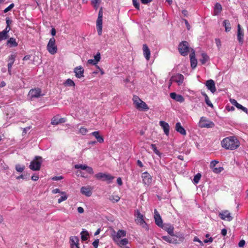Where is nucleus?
I'll return each mask as SVG.
<instances>
[{"mask_svg": "<svg viewBox=\"0 0 248 248\" xmlns=\"http://www.w3.org/2000/svg\"><path fill=\"white\" fill-rule=\"evenodd\" d=\"M137 221L140 224L145 223V224L146 225L145 221L144 220L143 215L141 214L139 212H138L137 214Z\"/></svg>", "mask_w": 248, "mask_h": 248, "instance_id": "obj_35", "label": "nucleus"}, {"mask_svg": "<svg viewBox=\"0 0 248 248\" xmlns=\"http://www.w3.org/2000/svg\"><path fill=\"white\" fill-rule=\"evenodd\" d=\"M14 6L15 5L14 3H11L8 7H7L4 10V13H6L8 11H10L14 7Z\"/></svg>", "mask_w": 248, "mask_h": 248, "instance_id": "obj_49", "label": "nucleus"}, {"mask_svg": "<svg viewBox=\"0 0 248 248\" xmlns=\"http://www.w3.org/2000/svg\"><path fill=\"white\" fill-rule=\"evenodd\" d=\"M61 194L62 195V196L58 200L59 203H60L62 202L65 201L68 198L65 192H61Z\"/></svg>", "mask_w": 248, "mask_h": 248, "instance_id": "obj_37", "label": "nucleus"}, {"mask_svg": "<svg viewBox=\"0 0 248 248\" xmlns=\"http://www.w3.org/2000/svg\"><path fill=\"white\" fill-rule=\"evenodd\" d=\"M109 199L110 201L112 202L113 203H115V202H118L120 200V198L118 196H117V195L116 196L112 195L109 198Z\"/></svg>", "mask_w": 248, "mask_h": 248, "instance_id": "obj_39", "label": "nucleus"}, {"mask_svg": "<svg viewBox=\"0 0 248 248\" xmlns=\"http://www.w3.org/2000/svg\"><path fill=\"white\" fill-rule=\"evenodd\" d=\"M226 108L229 111H233L234 110V108L233 106H228L226 107Z\"/></svg>", "mask_w": 248, "mask_h": 248, "instance_id": "obj_63", "label": "nucleus"}, {"mask_svg": "<svg viewBox=\"0 0 248 248\" xmlns=\"http://www.w3.org/2000/svg\"><path fill=\"white\" fill-rule=\"evenodd\" d=\"M80 192L83 195L87 197L91 196L92 194L90 188L89 187L86 186H82L81 188Z\"/></svg>", "mask_w": 248, "mask_h": 248, "instance_id": "obj_26", "label": "nucleus"}, {"mask_svg": "<svg viewBox=\"0 0 248 248\" xmlns=\"http://www.w3.org/2000/svg\"><path fill=\"white\" fill-rule=\"evenodd\" d=\"M151 147L152 149L154 151V153L156 155H157L160 156L161 154H160V152H159V151L157 150L155 145L154 144H152L151 145Z\"/></svg>", "mask_w": 248, "mask_h": 248, "instance_id": "obj_43", "label": "nucleus"}, {"mask_svg": "<svg viewBox=\"0 0 248 248\" xmlns=\"http://www.w3.org/2000/svg\"><path fill=\"white\" fill-rule=\"evenodd\" d=\"M86 165H82V164H76L75 165L74 167L75 169H80L82 170H85L87 168Z\"/></svg>", "mask_w": 248, "mask_h": 248, "instance_id": "obj_45", "label": "nucleus"}, {"mask_svg": "<svg viewBox=\"0 0 248 248\" xmlns=\"http://www.w3.org/2000/svg\"><path fill=\"white\" fill-rule=\"evenodd\" d=\"M190 49L191 50L192 48L189 47L188 43L186 41H182L178 45L179 52L183 56H186L187 55Z\"/></svg>", "mask_w": 248, "mask_h": 248, "instance_id": "obj_2", "label": "nucleus"}, {"mask_svg": "<svg viewBox=\"0 0 248 248\" xmlns=\"http://www.w3.org/2000/svg\"><path fill=\"white\" fill-rule=\"evenodd\" d=\"M63 179L62 176H55L52 178V180L54 181H59Z\"/></svg>", "mask_w": 248, "mask_h": 248, "instance_id": "obj_58", "label": "nucleus"}, {"mask_svg": "<svg viewBox=\"0 0 248 248\" xmlns=\"http://www.w3.org/2000/svg\"><path fill=\"white\" fill-rule=\"evenodd\" d=\"M79 239L77 236H72L70 238V243L71 248H73L74 246H76L77 248H79Z\"/></svg>", "mask_w": 248, "mask_h": 248, "instance_id": "obj_21", "label": "nucleus"}, {"mask_svg": "<svg viewBox=\"0 0 248 248\" xmlns=\"http://www.w3.org/2000/svg\"><path fill=\"white\" fill-rule=\"evenodd\" d=\"M25 169V166L24 165L21 166L19 164H17L16 165V170L17 171L19 172H22Z\"/></svg>", "mask_w": 248, "mask_h": 248, "instance_id": "obj_41", "label": "nucleus"}, {"mask_svg": "<svg viewBox=\"0 0 248 248\" xmlns=\"http://www.w3.org/2000/svg\"><path fill=\"white\" fill-rule=\"evenodd\" d=\"M102 18H103V11L101 8L98 13V17L96 21V29L98 34L101 35L102 31Z\"/></svg>", "mask_w": 248, "mask_h": 248, "instance_id": "obj_6", "label": "nucleus"}, {"mask_svg": "<svg viewBox=\"0 0 248 248\" xmlns=\"http://www.w3.org/2000/svg\"><path fill=\"white\" fill-rule=\"evenodd\" d=\"M231 103L234 106H235L237 108L242 110L244 112H246V113H248V109L243 107L241 104L237 103V101L234 99H230V100Z\"/></svg>", "mask_w": 248, "mask_h": 248, "instance_id": "obj_18", "label": "nucleus"}, {"mask_svg": "<svg viewBox=\"0 0 248 248\" xmlns=\"http://www.w3.org/2000/svg\"><path fill=\"white\" fill-rule=\"evenodd\" d=\"M142 178L143 184L145 185H150L152 181V178L151 175L147 172H144L142 174Z\"/></svg>", "mask_w": 248, "mask_h": 248, "instance_id": "obj_8", "label": "nucleus"}, {"mask_svg": "<svg viewBox=\"0 0 248 248\" xmlns=\"http://www.w3.org/2000/svg\"><path fill=\"white\" fill-rule=\"evenodd\" d=\"M237 37L239 43L242 44L244 42V31L239 24L237 25Z\"/></svg>", "mask_w": 248, "mask_h": 248, "instance_id": "obj_9", "label": "nucleus"}, {"mask_svg": "<svg viewBox=\"0 0 248 248\" xmlns=\"http://www.w3.org/2000/svg\"><path fill=\"white\" fill-rule=\"evenodd\" d=\"M218 163V161L217 160H213L210 163V167L212 169L214 167H215L216 165Z\"/></svg>", "mask_w": 248, "mask_h": 248, "instance_id": "obj_53", "label": "nucleus"}, {"mask_svg": "<svg viewBox=\"0 0 248 248\" xmlns=\"http://www.w3.org/2000/svg\"><path fill=\"white\" fill-rule=\"evenodd\" d=\"M65 122L64 118H59V121H56V117H54L52 119L51 124L53 125H57L59 124L64 123Z\"/></svg>", "mask_w": 248, "mask_h": 248, "instance_id": "obj_31", "label": "nucleus"}, {"mask_svg": "<svg viewBox=\"0 0 248 248\" xmlns=\"http://www.w3.org/2000/svg\"><path fill=\"white\" fill-rule=\"evenodd\" d=\"M64 84L65 86H70V87H71V86L74 87L75 85L74 82L72 79H71L70 78L67 79L64 82Z\"/></svg>", "mask_w": 248, "mask_h": 248, "instance_id": "obj_38", "label": "nucleus"}, {"mask_svg": "<svg viewBox=\"0 0 248 248\" xmlns=\"http://www.w3.org/2000/svg\"><path fill=\"white\" fill-rule=\"evenodd\" d=\"M52 193L53 194H56V193H61L62 192L59 188H56L54 189H53L52 191Z\"/></svg>", "mask_w": 248, "mask_h": 248, "instance_id": "obj_64", "label": "nucleus"}, {"mask_svg": "<svg viewBox=\"0 0 248 248\" xmlns=\"http://www.w3.org/2000/svg\"><path fill=\"white\" fill-rule=\"evenodd\" d=\"M94 177L99 180H102L103 181H107L108 183H110L114 177L111 176L109 174L104 173L102 172H99L96 174L94 175Z\"/></svg>", "mask_w": 248, "mask_h": 248, "instance_id": "obj_5", "label": "nucleus"}, {"mask_svg": "<svg viewBox=\"0 0 248 248\" xmlns=\"http://www.w3.org/2000/svg\"><path fill=\"white\" fill-rule=\"evenodd\" d=\"M7 37V34H3V32L2 31L0 33V41L5 39Z\"/></svg>", "mask_w": 248, "mask_h": 248, "instance_id": "obj_56", "label": "nucleus"}, {"mask_svg": "<svg viewBox=\"0 0 248 248\" xmlns=\"http://www.w3.org/2000/svg\"><path fill=\"white\" fill-rule=\"evenodd\" d=\"M16 57V56L15 54L10 55L9 57L8 62L12 63H14V62L15 61Z\"/></svg>", "mask_w": 248, "mask_h": 248, "instance_id": "obj_46", "label": "nucleus"}, {"mask_svg": "<svg viewBox=\"0 0 248 248\" xmlns=\"http://www.w3.org/2000/svg\"><path fill=\"white\" fill-rule=\"evenodd\" d=\"M201 174L199 173H197L196 175L194 176L193 179V182L194 184H197L199 182V181L201 178Z\"/></svg>", "mask_w": 248, "mask_h": 248, "instance_id": "obj_40", "label": "nucleus"}, {"mask_svg": "<svg viewBox=\"0 0 248 248\" xmlns=\"http://www.w3.org/2000/svg\"><path fill=\"white\" fill-rule=\"evenodd\" d=\"M223 170V168L222 167H214L212 169V170L214 172L216 173H219L221 172Z\"/></svg>", "mask_w": 248, "mask_h": 248, "instance_id": "obj_44", "label": "nucleus"}, {"mask_svg": "<svg viewBox=\"0 0 248 248\" xmlns=\"http://www.w3.org/2000/svg\"><path fill=\"white\" fill-rule=\"evenodd\" d=\"M119 246H125L128 242V239L126 238H124L121 240H119L117 241H115Z\"/></svg>", "mask_w": 248, "mask_h": 248, "instance_id": "obj_32", "label": "nucleus"}, {"mask_svg": "<svg viewBox=\"0 0 248 248\" xmlns=\"http://www.w3.org/2000/svg\"><path fill=\"white\" fill-rule=\"evenodd\" d=\"M92 135L95 137L98 142L102 143L104 141L103 137L99 135L98 131H94L92 133Z\"/></svg>", "mask_w": 248, "mask_h": 248, "instance_id": "obj_28", "label": "nucleus"}, {"mask_svg": "<svg viewBox=\"0 0 248 248\" xmlns=\"http://www.w3.org/2000/svg\"><path fill=\"white\" fill-rule=\"evenodd\" d=\"M223 26L225 28L226 32H229L231 30V26L230 21L228 20H224L223 22Z\"/></svg>", "mask_w": 248, "mask_h": 248, "instance_id": "obj_29", "label": "nucleus"}, {"mask_svg": "<svg viewBox=\"0 0 248 248\" xmlns=\"http://www.w3.org/2000/svg\"><path fill=\"white\" fill-rule=\"evenodd\" d=\"M184 76L182 74H177L175 76H173L171 78V79L176 83H178L179 85H181L184 81Z\"/></svg>", "mask_w": 248, "mask_h": 248, "instance_id": "obj_22", "label": "nucleus"}, {"mask_svg": "<svg viewBox=\"0 0 248 248\" xmlns=\"http://www.w3.org/2000/svg\"><path fill=\"white\" fill-rule=\"evenodd\" d=\"M7 43L10 44V47H15L17 46V43L14 38H10L7 41Z\"/></svg>", "mask_w": 248, "mask_h": 248, "instance_id": "obj_36", "label": "nucleus"}, {"mask_svg": "<svg viewBox=\"0 0 248 248\" xmlns=\"http://www.w3.org/2000/svg\"><path fill=\"white\" fill-rule=\"evenodd\" d=\"M162 238L164 241L170 243H177V240L170 236H163Z\"/></svg>", "mask_w": 248, "mask_h": 248, "instance_id": "obj_27", "label": "nucleus"}, {"mask_svg": "<svg viewBox=\"0 0 248 248\" xmlns=\"http://www.w3.org/2000/svg\"><path fill=\"white\" fill-rule=\"evenodd\" d=\"M133 101L135 106H136L137 104H139V102L142 100L138 96L134 95L133 97Z\"/></svg>", "mask_w": 248, "mask_h": 248, "instance_id": "obj_42", "label": "nucleus"}, {"mask_svg": "<svg viewBox=\"0 0 248 248\" xmlns=\"http://www.w3.org/2000/svg\"><path fill=\"white\" fill-rule=\"evenodd\" d=\"M221 144L226 149L233 150L240 146V142L237 138L232 136L224 138L221 141Z\"/></svg>", "mask_w": 248, "mask_h": 248, "instance_id": "obj_1", "label": "nucleus"}, {"mask_svg": "<svg viewBox=\"0 0 248 248\" xmlns=\"http://www.w3.org/2000/svg\"><path fill=\"white\" fill-rule=\"evenodd\" d=\"M207 89L209 90L212 93H214L216 91L215 83L212 79L208 80L205 84Z\"/></svg>", "mask_w": 248, "mask_h": 248, "instance_id": "obj_15", "label": "nucleus"}, {"mask_svg": "<svg viewBox=\"0 0 248 248\" xmlns=\"http://www.w3.org/2000/svg\"><path fill=\"white\" fill-rule=\"evenodd\" d=\"M85 170L88 173H89L90 174H93L94 173L93 168L91 167H89L87 166V168L85 169Z\"/></svg>", "mask_w": 248, "mask_h": 248, "instance_id": "obj_51", "label": "nucleus"}, {"mask_svg": "<svg viewBox=\"0 0 248 248\" xmlns=\"http://www.w3.org/2000/svg\"><path fill=\"white\" fill-rule=\"evenodd\" d=\"M216 43L217 44V46L218 48H219L221 46V42L220 40L218 38H216L215 39Z\"/></svg>", "mask_w": 248, "mask_h": 248, "instance_id": "obj_57", "label": "nucleus"}, {"mask_svg": "<svg viewBox=\"0 0 248 248\" xmlns=\"http://www.w3.org/2000/svg\"><path fill=\"white\" fill-rule=\"evenodd\" d=\"M175 129L178 132L180 133L182 135H186V131L182 126L180 123L178 122L176 124Z\"/></svg>", "mask_w": 248, "mask_h": 248, "instance_id": "obj_25", "label": "nucleus"}, {"mask_svg": "<svg viewBox=\"0 0 248 248\" xmlns=\"http://www.w3.org/2000/svg\"><path fill=\"white\" fill-rule=\"evenodd\" d=\"M84 69L81 66H77L74 68V72L75 73V76L78 78L84 77Z\"/></svg>", "mask_w": 248, "mask_h": 248, "instance_id": "obj_13", "label": "nucleus"}, {"mask_svg": "<svg viewBox=\"0 0 248 248\" xmlns=\"http://www.w3.org/2000/svg\"><path fill=\"white\" fill-rule=\"evenodd\" d=\"M42 162V157L39 156H36L35 157V159L31 162L30 168L33 170H39L40 169Z\"/></svg>", "mask_w": 248, "mask_h": 248, "instance_id": "obj_3", "label": "nucleus"}, {"mask_svg": "<svg viewBox=\"0 0 248 248\" xmlns=\"http://www.w3.org/2000/svg\"><path fill=\"white\" fill-rule=\"evenodd\" d=\"M10 30V26H6V28H5V30L3 31V34H7V32H9Z\"/></svg>", "mask_w": 248, "mask_h": 248, "instance_id": "obj_62", "label": "nucleus"}, {"mask_svg": "<svg viewBox=\"0 0 248 248\" xmlns=\"http://www.w3.org/2000/svg\"><path fill=\"white\" fill-rule=\"evenodd\" d=\"M41 90L39 88L31 89L30 91L29 95L31 98H37L41 95Z\"/></svg>", "mask_w": 248, "mask_h": 248, "instance_id": "obj_17", "label": "nucleus"}, {"mask_svg": "<svg viewBox=\"0 0 248 248\" xmlns=\"http://www.w3.org/2000/svg\"><path fill=\"white\" fill-rule=\"evenodd\" d=\"M219 217L222 219L227 220L229 221H230L232 219V217L231 216L230 213L227 210H225L220 213L219 214Z\"/></svg>", "mask_w": 248, "mask_h": 248, "instance_id": "obj_11", "label": "nucleus"}, {"mask_svg": "<svg viewBox=\"0 0 248 248\" xmlns=\"http://www.w3.org/2000/svg\"><path fill=\"white\" fill-rule=\"evenodd\" d=\"M215 126L214 123L209 120H207L205 117L201 118L199 122V126L201 128H212Z\"/></svg>", "mask_w": 248, "mask_h": 248, "instance_id": "obj_7", "label": "nucleus"}, {"mask_svg": "<svg viewBox=\"0 0 248 248\" xmlns=\"http://www.w3.org/2000/svg\"><path fill=\"white\" fill-rule=\"evenodd\" d=\"M88 63L92 65H97V62L94 60L90 59L88 61Z\"/></svg>", "mask_w": 248, "mask_h": 248, "instance_id": "obj_55", "label": "nucleus"}, {"mask_svg": "<svg viewBox=\"0 0 248 248\" xmlns=\"http://www.w3.org/2000/svg\"><path fill=\"white\" fill-rule=\"evenodd\" d=\"M190 59L191 66L192 69H194L197 64V61L195 57V51L193 49H191V53L190 54Z\"/></svg>", "mask_w": 248, "mask_h": 248, "instance_id": "obj_14", "label": "nucleus"}, {"mask_svg": "<svg viewBox=\"0 0 248 248\" xmlns=\"http://www.w3.org/2000/svg\"><path fill=\"white\" fill-rule=\"evenodd\" d=\"M215 10H217L218 13L220 12L222 10V6L221 4L219 3H217L215 6Z\"/></svg>", "mask_w": 248, "mask_h": 248, "instance_id": "obj_48", "label": "nucleus"}, {"mask_svg": "<svg viewBox=\"0 0 248 248\" xmlns=\"http://www.w3.org/2000/svg\"><path fill=\"white\" fill-rule=\"evenodd\" d=\"M47 50L52 55L56 54L57 52L58 48L55 45V39L54 37L51 38L47 45Z\"/></svg>", "mask_w": 248, "mask_h": 248, "instance_id": "obj_4", "label": "nucleus"}, {"mask_svg": "<svg viewBox=\"0 0 248 248\" xmlns=\"http://www.w3.org/2000/svg\"><path fill=\"white\" fill-rule=\"evenodd\" d=\"M99 239H96L95 241L93 243V245L94 247V248H97L99 244Z\"/></svg>", "mask_w": 248, "mask_h": 248, "instance_id": "obj_54", "label": "nucleus"}, {"mask_svg": "<svg viewBox=\"0 0 248 248\" xmlns=\"http://www.w3.org/2000/svg\"><path fill=\"white\" fill-rule=\"evenodd\" d=\"M202 94L204 97L205 98V102L206 104L209 107L213 108V105L211 103V102L210 101L209 98L208 96V95L206 94V93L204 92H202Z\"/></svg>", "mask_w": 248, "mask_h": 248, "instance_id": "obj_30", "label": "nucleus"}, {"mask_svg": "<svg viewBox=\"0 0 248 248\" xmlns=\"http://www.w3.org/2000/svg\"><path fill=\"white\" fill-rule=\"evenodd\" d=\"M135 107L139 110L147 111L149 109L147 104L143 101H141L139 102V104H137Z\"/></svg>", "mask_w": 248, "mask_h": 248, "instance_id": "obj_23", "label": "nucleus"}, {"mask_svg": "<svg viewBox=\"0 0 248 248\" xmlns=\"http://www.w3.org/2000/svg\"><path fill=\"white\" fill-rule=\"evenodd\" d=\"M209 60V57L206 53H202V58L200 59V61L201 62L204 64Z\"/></svg>", "mask_w": 248, "mask_h": 248, "instance_id": "obj_33", "label": "nucleus"}, {"mask_svg": "<svg viewBox=\"0 0 248 248\" xmlns=\"http://www.w3.org/2000/svg\"><path fill=\"white\" fill-rule=\"evenodd\" d=\"M126 232L123 230H119L116 234L113 236V239L115 241L119 240L121 237L125 236Z\"/></svg>", "mask_w": 248, "mask_h": 248, "instance_id": "obj_20", "label": "nucleus"}, {"mask_svg": "<svg viewBox=\"0 0 248 248\" xmlns=\"http://www.w3.org/2000/svg\"><path fill=\"white\" fill-rule=\"evenodd\" d=\"M245 241L244 240H241L239 244H238V246L239 247H243L245 245Z\"/></svg>", "mask_w": 248, "mask_h": 248, "instance_id": "obj_61", "label": "nucleus"}, {"mask_svg": "<svg viewBox=\"0 0 248 248\" xmlns=\"http://www.w3.org/2000/svg\"><path fill=\"white\" fill-rule=\"evenodd\" d=\"M159 124L163 128L164 133L168 136L170 133V126L169 124L163 121H161L159 122Z\"/></svg>", "mask_w": 248, "mask_h": 248, "instance_id": "obj_19", "label": "nucleus"}, {"mask_svg": "<svg viewBox=\"0 0 248 248\" xmlns=\"http://www.w3.org/2000/svg\"><path fill=\"white\" fill-rule=\"evenodd\" d=\"M13 64V63H10V62H8L7 66H8V73L9 74L11 73V68H12Z\"/></svg>", "mask_w": 248, "mask_h": 248, "instance_id": "obj_59", "label": "nucleus"}, {"mask_svg": "<svg viewBox=\"0 0 248 248\" xmlns=\"http://www.w3.org/2000/svg\"><path fill=\"white\" fill-rule=\"evenodd\" d=\"M94 60L97 63L100 61L101 59L100 54L99 52H97V54L94 56Z\"/></svg>", "mask_w": 248, "mask_h": 248, "instance_id": "obj_52", "label": "nucleus"}, {"mask_svg": "<svg viewBox=\"0 0 248 248\" xmlns=\"http://www.w3.org/2000/svg\"><path fill=\"white\" fill-rule=\"evenodd\" d=\"M143 55L147 60H149L150 58V50L146 44L143 45Z\"/></svg>", "mask_w": 248, "mask_h": 248, "instance_id": "obj_24", "label": "nucleus"}, {"mask_svg": "<svg viewBox=\"0 0 248 248\" xmlns=\"http://www.w3.org/2000/svg\"><path fill=\"white\" fill-rule=\"evenodd\" d=\"M133 4L135 8L139 10H140V3L137 0H132Z\"/></svg>", "mask_w": 248, "mask_h": 248, "instance_id": "obj_47", "label": "nucleus"}, {"mask_svg": "<svg viewBox=\"0 0 248 248\" xmlns=\"http://www.w3.org/2000/svg\"><path fill=\"white\" fill-rule=\"evenodd\" d=\"M153 0H140L141 2L144 4H147L151 2Z\"/></svg>", "mask_w": 248, "mask_h": 248, "instance_id": "obj_60", "label": "nucleus"}, {"mask_svg": "<svg viewBox=\"0 0 248 248\" xmlns=\"http://www.w3.org/2000/svg\"><path fill=\"white\" fill-rule=\"evenodd\" d=\"M81 240L83 241H86L88 239V236L89 235V233L87 231H82L81 233Z\"/></svg>", "mask_w": 248, "mask_h": 248, "instance_id": "obj_34", "label": "nucleus"}, {"mask_svg": "<svg viewBox=\"0 0 248 248\" xmlns=\"http://www.w3.org/2000/svg\"><path fill=\"white\" fill-rule=\"evenodd\" d=\"M87 132H88V130H87V128H84V127H80V128L79 129V132H80L81 134H82V135H85V134L87 133Z\"/></svg>", "mask_w": 248, "mask_h": 248, "instance_id": "obj_50", "label": "nucleus"}, {"mask_svg": "<svg viewBox=\"0 0 248 248\" xmlns=\"http://www.w3.org/2000/svg\"><path fill=\"white\" fill-rule=\"evenodd\" d=\"M170 95L172 99L180 103H183L185 101V98L182 95L178 94L175 93H171Z\"/></svg>", "mask_w": 248, "mask_h": 248, "instance_id": "obj_16", "label": "nucleus"}, {"mask_svg": "<svg viewBox=\"0 0 248 248\" xmlns=\"http://www.w3.org/2000/svg\"><path fill=\"white\" fill-rule=\"evenodd\" d=\"M161 228H162L165 231H167L168 233L171 236H173L174 235L173 232L174 227L170 224L165 223Z\"/></svg>", "mask_w": 248, "mask_h": 248, "instance_id": "obj_10", "label": "nucleus"}, {"mask_svg": "<svg viewBox=\"0 0 248 248\" xmlns=\"http://www.w3.org/2000/svg\"><path fill=\"white\" fill-rule=\"evenodd\" d=\"M154 218L155 220V224L160 227H161L164 224H163L162 220L160 216L159 213L156 209L154 210Z\"/></svg>", "mask_w": 248, "mask_h": 248, "instance_id": "obj_12", "label": "nucleus"}]
</instances>
